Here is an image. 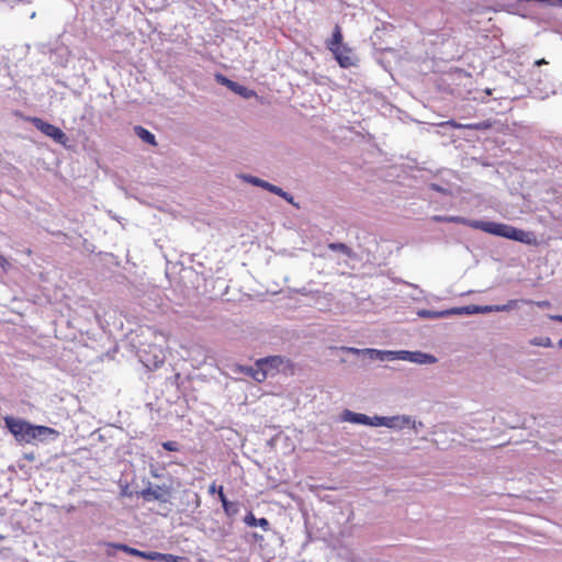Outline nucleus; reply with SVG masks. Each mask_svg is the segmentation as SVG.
Here are the masks:
<instances>
[{"instance_id": "f257e3e1", "label": "nucleus", "mask_w": 562, "mask_h": 562, "mask_svg": "<svg viewBox=\"0 0 562 562\" xmlns=\"http://www.w3.org/2000/svg\"><path fill=\"white\" fill-rule=\"evenodd\" d=\"M469 225L475 229H480L491 235L505 237L507 239L516 240L526 245L537 246L539 244L538 238L533 232L516 228L508 224L490 221H471L469 222Z\"/></svg>"}, {"instance_id": "f03ea898", "label": "nucleus", "mask_w": 562, "mask_h": 562, "mask_svg": "<svg viewBox=\"0 0 562 562\" xmlns=\"http://www.w3.org/2000/svg\"><path fill=\"white\" fill-rule=\"evenodd\" d=\"M3 420L8 430L20 443H33L37 439L41 440L48 435L56 434V430L50 427L32 425L24 419L12 416H5Z\"/></svg>"}, {"instance_id": "7ed1b4c3", "label": "nucleus", "mask_w": 562, "mask_h": 562, "mask_svg": "<svg viewBox=\"0 0 562 562\" xmlns=\"http://www.w3.org/2000/svg\"><path fill=\"white\" fill-rule=\"evenodd\" d=\"M344 36L341 27L336 24L333 31L331 38L326 43L327 48L331 52L335 59L342 68H349L353 65L351 57V48L344 44Z\"/></svg>"}, {"instance_id": "20e7f679", "label": "nucleus", "mask_w": 562, "mask_h": 562, "mask_svg": "<svg viewBox=\"0 0 562 562\" xmlns=\"http://www.w3.org/2000/svg\"><path fill=\"white\" fill-rule=\"evenodd\" d=\"M30 122L44 135L52 138L54 142L66 145L68 142L67 135L63 132L61 128L58 126H55L54 124H50L40 117H31Z\"/></svg>"}, {"instance_id": "39448f33", "label": "nucleus", "mask_w": 562, "mask_h": 562, "mask_svg": "<svg viewBox=\"0 0 562 562\" xmlns=\"http://www.w3.org/2000/svg\"><path fill=\"white\" fill-rule=\"evenodd\" d=\"M172 495V490L168 485H155L148 486L140 492V496L145 501H159L161 503H167L170 501Z\"/></svg>"}, {"instance_id": "423d86ee", "label": "nucleus", "mask_w": 562, "mask_h": 562, "mask_svg": "<svg viewBox=\"0 0 562 562\" xmlns=\"http://www.w3.org/2000/svg\"><path fill=\"white\" fill-rule=\"evenodd\" d=\"M374 419L376 422H372L371 418L364 414L352 413L350 411H345V413H344V420L350 422L353 424H362V425H371V426L384 425L387 427L392 426L390 423L391 420H389L385 417H375Z\"/></svg>"}, {"instance_id": "0eeeda50", "label": "nucleus", "mask_w": 562, "mask_h": 562, "mask_svg": "<svg viewBox=\"0 0 562 562\" xmlns=\"http://www.w3.org/2000/svg\"><path fill=\"white\" fill-rule=\"evenodd\" d=\"M439 126H451L453 128H465V130H472V131H483L488 130L492 127V123L490 121H483L480 123H469V124H461L456 122L454 120H449L446 122H441Z\"/></svg>"}, {"instance_id": "6e6552de", "label": "nucleus", "mask_w": 562, "mask_h": 562, "mask_svg": "<svg viewBox=\"0 0 562 562\" xmlns=\"http://www.w3.org/2000/svg\"><path fill=\"white\" fill-rule=\"evenodd\" d=\"M401 359L408 360L416 363H435L437 361L436 357L429 353H424L420 351H401Z\"/></svg>"}, {"instance_id": "1a4fd4ad", "label": "nucleus", "mask_w": 562, "mask_h": 562, "mask_svg": "<svg viewBox=\"0 0 562 562\" xmlns=\"http://www.w3.org/2000/svg\"><path fill=\"white\" fill-rule=\"evenodd\" d=\"M284 358L281 356H270L258 360L259 366H265L269 373L272 370H278L284 363Z\"/></svg>"}, {"instance_id": "9d476101", "label": "nucleus", "mask_w": 562, "mask_h": 562, "mask_svg": "<svg viewBox=\"0 0 562 562\" xmlns=\"http://www.w3.org/2000/svg\"><path fill=\"white\" fill-rule=\"evenodd\" d=\"M463 312L471 313V307L467 306V307H462V308H452V310H447V311H441V312L423 311L420 313V315L427 316V317H443V316H447L450 314H461Z\"/></svg>"}, {"instance_id": "9b49d317", "label": "nucleus", "mask_w": 562, "mask_h": 562, "mask_svg": "<svg viewBox=\"0 0 562 562\" xmlns=\"http://www.w3.org/2000/svg\"><path fill=\"white\" fill-rule=\"evenodd\" d=\"M245 522L250 527L259 526L265 531L270 529V522L267 518H256L252 513L246 515Z\"/></svg>"}, {"instance_id": "f8f14e48", "label": "nucleus", "mask_w": 562, "mask_h": 562, "mask_svg": "<svg viewBox=\"0 0 562 562\" xmlns=\"http://www.w3.org/2000/svg\"><path fill=\"white\" fill-rule=\"evenodd\" d=\"M247 373L255 379L257 382H262L267 379L269 371L265 366H259L258 360L256 361V368H249Z\"/></svg>"}, {"instance_id": "ddd939ff", "label": "nucleus", "mask_w": 562, "mask_h": 562, "mask_svg": "<svg viewBox=\"0 0 562 562\" xmlns=\"http://www.w3.org/2000/svg\"><path fill=\"white\" fill-rule=\"evenodd\" d=\"M135 134L145 143L156 145L155 135L143 126H135Z\"/></svg>"}, {"instance_id": "4468645a", "label": "nucleus", "mask_w": 562, "mask_h": 562, "mask_svg": "<svg viewBox=\"0 0 562 562\" xmlns=\"http://www.w3.org/2000/svg\"><path fill=\"white\" fill-rule=\"evenodd\" d=\"M249 181H250L251 183L256 184V186H259V187H261V188H265L266 190H268V191H270V192H272V193H274V194H281V188H280V187H277V186H274V184H271V183H269V182H267V181H265V180H261V179H259V178H254V177H252Z\"/></svg>"}, {"instance_id": "2eb2a0df", "label": "nucleus", "mask_w": 562, "mask_h": 562, "mask_svg": "<svg viewBox=\"0 0 562 562\" xmlns=\"http://www.w3.org/2000/svg\"><path fill=\"white\" fill-rule=\"evenodd\" d=\"M328 248L330 250H334V251H339V252H342L345 255H347L348 257H351L352 256V250L351 248H349L346 244L344 243H330L328 245Z\"/></svg>"}, {"instance_id": "dca6fc26", "label": "nucleus", "mask_w": 562, "mask_h": 562, "mask_svg": "<svg viewBox=\"0 0 562 562\" xmlns=\"http://www.w3.org/2000/svg\"><path fill=\"white\" fill-rule=\"evenodd\" d=\"M231 90L244 98H250L255 94L254 91L249 90L248 88H246L237 82H234V86L232 87Z\"/></svg>"}, {"instance_id": "f3484780", "label": "nucleus", "mask_w": 562, "mask_h": 562, "mask_svg": "<svg viewBox=\"0 0 562 562\" xmlns=\"http://www.w3.org/2000/svg\"><path fill=\"white\" fill-rule=\"evenodd\" d=\"M142 558L149 560V561H157V560L162 561L164 553L156 552V551L144 552V553H142Z\"/></svg>"}, {"instance_id": "a211bd4d", "label": "nucleus", "mask_w": 562, "mask_h": 562, "mask_svg": "<svg viewBox=\"0 0 562 562\" xmlns=\"http://www.w3.org/2000/svg\"><path fill=\"white\" fill-rule=\"evenodd\" d=\"M215 79H216V81H217L218 83H221V85H223V86L227 87L229 90L232 89V87L234 86V82H235V81H233V80H231V79L226 78L225 76H223V75H221V74H217V75L215 76Z\"/></svg>"}, {"instance_id": "6ab92c4d", "label": "nucleus", "mask_w": 562, "mask_h": 562, "mask_svg": "<svg viewBox=\"0 0 562 562\" xmlns=\"http://www.w3.org/2000/svg\"><path fill=\"white\" fill-rule=\"evenodd\" d=\"M162 561L165 562H188L187 558L173 555L170 553H164Z\"/></svg>"}, {"instance_id": "aec40b11", "label": "nucleus", "mask_w": 562, "mask_h": 562, "mask_svg": "<svg viewBox=\"0 0 562 562\" xmlns=\"http://www.w3.org/2000/svg\"><path fill=\"white\" fill-rule=\"evenodd\" d=\"M218 497H220V501L222 502V505H223V508L226 513L229 512V502L227 501L225 494H224V490H223V486H218Z\"/></svg>"}, {"instance_id": "412c9836", "label": "nucleus", "mask_w": 562, "mask_h": 562, "mask_svg": "<svg viewBox=\"0 0 562 562\" xmlns=\"http://www.w3.org/2000/svg\"><path fill=\"white\" fill-rule=\"evenodd\" d=\"M162 448L167 451H178L179 445L177 441H165L162 442Z\"/></svg>"}, {"instance_id": "4be33fe9", "label": "nucleus", "mask_w": 562, "mask_h": 562, "mask_svg": "<svg viewBox=\"0 0 562 562\" xmlns=\"http://www.w3.org/2000/svg\"><path fill=\"white\" fill-rule=\"evenodd\" d=\"M532 345L548 347L551 345L550 338H536L532 340Z\"/></svg>"}, {"instance_id": "5701e85b", "label": "nucleus", "mask_w": 562, "mask_h": 562, "mask_svg": "<svg viewBox=\"0 0 562 562\" xmlns=\"http://www.w3.org/2000/svg\"><path fill=\"white\" fill-rule=\"evenodd\" d=\"M278 195L283 198L288 202L293 203V196L291 194H289L288 192L283 191L282 189H281V194H278Z\"/></svg>"}, {"instance_id": "b1692460", "label": "nucleus", "mask_w": 562, "mask_h": 562, "mask_svg": "<svg viewBox=\"0 0 562 562\" xmlns=\"http://www.w3.org/2000/svg\"><path fill=\"white\" fill-rule=\"evenodd\" d=\"M486 310H488V311H497V312H499V311H506V310H508V306H507V305H502V306L497 305V306L486 307Z\"/></svg>"}, {"instance_id": "393cba45", "label": "nucleus", "mask_w": 562, "mask_h": 562, "mask_svg": "<svg viewBox=\"0 0 562 562\" xmlns=\"http://www.w3.org/2000/svg\"><path fill=\"white\" fill-rule=\"evenodd\" d=\"M124 550H128L132 554L134 555H137V557H142V553H144V551H139L137 549H128L126 546H123Z\"/></svg>"}, {"instance_id": "a878e982", "label": "nucleus", "mask_w": 562, "mask_h": 562, "mask_svg": "<svg viewBox=\"0 0 562 562\" xmlns=\"http://www.w3.org/2000/svg\"><path fill=\"white\" fill-rule=\"evenodd\" d=\"M209 492H210V494H214V493H215V495H218V488H216L215 483H213V484L210 486Z\"/></svg>"}, {"instance_id": "bb28decb", "label": "nucleus", "mask_w": 562, "mask_h": 562, "mask_svg": "<svg viewBox=\"0 0 562 562\" xmlns=\"http://www.w3.org/2000/svg\"><path fill=\"white\" fill-rule=\"evenodd\" d=\"M546 64H548V61L544 58H541V59H538L535 61L536 66H541V65H546Z\"/></svg>"}, {"instance_id": "cd10ccee", "label": "nucleus", "mask_w": 562, "mask_h": 562, "mask_svg": "<svg viewBox=\"0 0 562 562\" xmlns=\"http://www.w3.org/2000/svg\"><path fill=\"white\" fill-rule=\"evenodd\" d=\"M7 263H8L7 259L4 258V256H2V255L0 254V266H1V267H3V266H4V265H7Z\"/></svg>"}, {"instance_id": "c85d7f7f", "label": "nucleus", "mask_w": 562, "mask_h": 562, "mask_svg": "<svg viewBox=\"0 0 562 562\" xmlns=\"http://www.w3.org/2000/svg\"><path fill=\"white\" fill-rule=\"evenodd\" d=\"M350 351H351V352H355V353H358V352H359V350H358V349H355V348H350Z\"/></svg>"}, {"instance_id": "c756f323", "label": "nucleus", "mask_w": 562, "mask_h": 562, "mask_svg": "<svg viewBox=\"0 0 562 562\" xmlns=\"http://www.w3.org/2000/svg\"><path fill=\"white\" fill-rule=\"evenodd\" d=\"M554 318L562 322V316H555Z\"/></svg>"}, {"instance_id": "7c9ffc66", "label": "nucleus", "mask_w": 562, "mask_h": 562, "mask_svg": "<svg viewBox=\"0 0 562 562\" xmlns=\"http://www.w3.org/2000/svg\"><path fill=\"white\" fill-rule=\"evenodd\" d=\"M560 346H562V339L560 340Z\"/></svg>"}, {"instance_id": "2f4dec72", "label": "nucleus", "mask_w": 562, "mask_h": 562, "mask_svg": "<svg viewBox=\"0 0 562 562\" xmlns=\"http://www.w3.org/2000/svg\"><path fill=\"white\" fill-rule=\"evenodd\" d=\"M562 2V0H560Z\"/></svg>"}]
</instances>
